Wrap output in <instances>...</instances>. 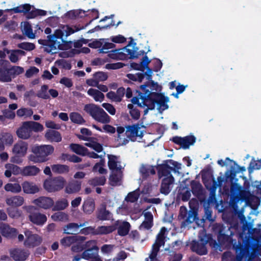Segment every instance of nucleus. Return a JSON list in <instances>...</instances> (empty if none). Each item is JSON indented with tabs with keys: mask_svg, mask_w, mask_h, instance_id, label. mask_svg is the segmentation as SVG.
Masks as SVG:
<instances>
[{
	"mask_svg": "<svg viewBox=\"0 0 261 261\" xmlns=\"http://www.w3.org/2000/svg\"><path fill=\"white\" fill-rule=\"evenodd\" d=\"M25 53L21 50H9V58L14 63H16L20 58L24 56Z\"/></svg>",
	"mask_w": 261,
	"mask_h": 261,
	"instance_id": "41",
	"label": "nucleus"
},
{
	"mask_svg": "<svg viewBox=\"0 0 261 261\" xmlns=\"http://www.w3.org/2000/svg\"><path fill=\"white\" fill-rule=\"evenodd\" d=\"M51 218L54 221L67 222L69 220V216L65 213L59 212L54 214Z\"/></svg>",
	"mask_w": 261,
	"mask_h": 261,
	"instance_id": "50",
	"label": "nucleus"
},
{
	"mask_svg": "<svg viewBox=\"0 0 261 261\" xmlns=\"http://www.w3.org/2000/svg\"><path fill=\"white\" fill-rule=\"evenodd\" d=\"M45 137L50 142H59L62 140L60 134L58 132L54 130H47L45 133Z\"/></svg>",
	"mask_w": 261,
	"mask_h": 261,
	"instance_id": "37",
	"label": "nucleus"
},
{
	"mask_svg": "<svg viewBox=\"0 0 261 261\" xmlns=\"http://www.w3.org/2000/svg\"><path fill=\"white\" fill-rule=\"evenodd\" d=\"M28 148V144L27 142L19 141L14 145L12 152L16 155L22 157L26 154Z\"/></svg>",
	"mask_w": 261,
	"mask_h": 261,
	"instance_id": "25",
	"label": "nucleus"
},
{
	"mask_svg": "<svg viewBox=\"0 0 261 261\" xmlns=\"http://www.w3.org/2000/svg\"><path fill=\"white\" fill-rule=\"evenodd\" d=\"M23 208L29 214V220L34 224L42 226L46 222V215L39 212H34L33 211L36 209L34 206H24Z\"/></svg>",
	"mask_w": 261,
	"mask_h": 261,
	"instance_id": "12",
	"label": "nucleus"
},
{
	"mask_svg": "<svg viewBox=\"0 0 261 261\" xmlns=\"http://www.w3.org/2000/svg\"><path fill=\"white\" fill-rule=\"evenodd\" d=\"M5 168L11 169L12 174L14 175H18L19 174L22 175V168H21L16 165L8 163L5 165Z\"/></svg>",
	"mask_w": 261,
	"mask_h": 261,
	"instance_id": "61",
	"label": "nucleus"
},
{
	"mask_svg": "<svg viewBox=\"0 0 261 261\" xmlns=\"http://www.w3.org/2000/svg\"><path fill=\"white\" fill-rule=\"evenodd\" d=\"M106 181V179L104 176L100 177H95L89 180L88 182L90 185L96 186L104 185Z\"/></svg>",
	"mask_w": 261,
	"mask_h": 261,
	"instance_id": "59",
	"label": "nucleus"
},
{
	"mask_svg": "<svg viewBox=\"0 0 261 261\" xmlns=\"http://www.w3.org/2000/svg\"><path fill=\"white\" fill-rule=\"evenodd\" d=\"M178 218L181 222V227H186L190 224L193 222L197 218V214L193 211L189 212L185 206H181Z\"/></svg>",
	"mask_w": 261,
	"mask_h": 261,
	"instance_id": "15",
	"label": "nucleus"
},
{
	"mask_svg": "<svg viewBox=\"0 0 261 261\" xmlns=\"http://www.w3.org/2000/svg\"><path fill=\"white\" fill-rule=\"evenodd\" d=\"M0 143L6 145H11L14 142L12 135L7 132H2L0 134Z\"/></svg>",
	"mask_w": 261,
	"mask_h": 261,
	"instance_id": "38",
	"label": "nucleus"
},
{
	"mask_svg": "<svg viewBox=\"0 0 261 261\" xmlns=\"http://www.w3.org/2000/svg\"><path fill=\"white\" fill-rule=\"evenodd\" d=\"M4 189L7 192L12 193H19L21 191V186L18 182L7 183L5 185Z\"/></svg>",
	"mask_w": 261,
	"mask_h": 261,
	"instance_id": "42",
	"label": "nucleus"
},
{
	"mask_svg": "<svg viewBox=\"0 0 261 261\" xmlns=\"http://www.w3.org/2000/svg\"><path fill=\"white\" fill-rule=\"evenodd\" d=\"M90 12V10L85 12L82 10H71L66 13V16L70 19H74L79 17H83L87 15L86 13Z\"/></svg>",
	"mask_w": 261,
	"mask_h": 261,
	"instance_id": "39",
	"label": "nucleus"
},
{
	"mask_svg": "<svg viewBox=\"0 0 261 261\" xmlns=\"http://www.w3.org/2000/svg\"><path fill=\"white\" fill-rule=\"evenodd\" d=\"M173 141L180 145L184 149H188L189 146L194 144L196 138L193 136H188L185 137H175L173 138Z\"/></svg>",
	"mask_w": 261,
	"mask_h": 261,
	"instance_id": "22",
	"label": "nucleus"
},
{
	"mask_svg": "<svg viewBox=\"0 0 261 261\" xmlns=\"http://www.w3.org/2000/svg\"><path fill=\"white\" fill-rule=\"evenodd\" d=\"M40 172V169L35 165L26 166L22 168V175L24 176H35Z\"/></svg>",
	"mask_w": 261,
	"mask_h": 261,
	"instance_id": "34",
	"label": "nucleus"
},
{
	"mask_svg": "<svg viewBox=\"0 0 261 261\" xmlns=\"http://www.w3.org/2000/svg\"><path fill=\"white\" fill-rule=\"evenodd\" d=\"M81 189V182L77 180H72L66 186L65 192L67 194H73L80 191Z\"/></svg>",
	"mask_w": 261,
	"mask_h": 261,
	"instance_id": "29",
	"label": "nucleus"
},
{
	"mask_svg": "<svg viewBox=\"0 0 261 261\" xmlns=\"http://www.w3.org/2000/svg\"><path fill=\"white\" fill-rule=\"evenodd\" d=\"M18 47L22 49L30 51L35 48V45L29 42H22L18 45Z\"/></svg>",
	"mask_w": 261,
	"mask_h": 261,
	"instance_id": "64",
	"label": "nucleus"
},
{
	"mask_svg": "<svg viewBox=\"0 0 261 261\" xmlns=\"http://www.w3.org/2000/svg\"><path fill=\"white\" fill-rule=\"evenodd\" d=\"M51 168L56 174H65L69 171V167L65 165L54 164L51 166Z\"/></svg>",
	"mask_w": 261,
	"mask_h": 261,
	"instance_id": "43",
	"label": "nucleus"
},
{
	"mask_svg": "<svg viewBox=\"0 0 261 261\" xmlns=\"http://www.w3.org/2000/svg\"><path fill=\"white\" fill-rule=\"evenodd\" d=\"M7 212L9 216L13 219H18L22 215V211L15 207L7 208Z\"/></svg>",
	"mask_w": 261,
	"mask_h": 261,
	"instance_id": "48",
	"label": "nucleus"
},
{
	"mask_svg": "<svg viewBox=\"0 0 261 261\" xmlns=\"http://www.w3.org/2000/svg\"><path fill=\"white\" fill-rule=\"evenodd\" d=\"M10 254L14 261H25L30 253L28 250L17 248L10 250Z\"/></svg>",
	"mask_w": 261,
	"mask_h": 261,
	"instance_id": "20",
	"label": "nucleus"
},
{
	"mask_svg": "<svg viewBox=\"0 0 261 261\" xmlns=\"http://www.w3.org/2000/svg\"><path fill=\"white\" fill-rule=\"evenodd\" d=\"M252 239L255 243L251 246L250 239L246 240V260L251 261L255 257L258 248V242L261 240V228H254L252 230Z\"/></svg>",
	"mask_w": 261,
	"mask_h": 261,
	"instance_id": "7",
	"label": "nucleus"
},
{
	"mask_svg": "<svg viewBox=\"0 0 261 261\" xmlns=\"http://www.w3.org/2000/svg\"><path fill=\"white\" fill-rule=\"evenodd\" d=\"M16 114L19 117L27 118L32 116L33 112L31 109L22 108L18 109L16 112Z\"/></svg>",
	"mask_w": 261,
	"mask_h": 261,
	"instance_id": "55",
	"label": "nucleus"
},
{
	"mask_svg": "<svg viewBox=\"0 0 261 261\" xmlns=\"http://www.w3.org/2000/svg\"><path fill=\"white\" fill-rule=\"evenodd\" d=\"M48 86L47 85H43L41 87L40 90L37 93V96L43 99H48L49 98V95L48 93Z\"/></svg>",
	"mask_w": 261,
	"mask_h": 261,
	"instance_id": "62",
	"label": "nucleus"
},
{
	"mask_svg": "<svg viewBox=\"0 0 261 261\" xmlns=\"http://www.w3.org/2000/svg\"><path fill=\"white\" fill-rule=\"evenodd\" d=\"M92 246L91 249H87L83 252L82 255V258L89 259L90 258L96 257L97 254L98 248L96 246L95 241H90L86 243V248Z\"/></svg>",
	"mask_w": 261,
	"mask_h": 261,
	"instance_id": "23",
	"label": "nucleus"
},
{
	"mask_svg": "<svg viewBox=\"0 0 261 261\" xmlns=\"http://www.w3.org/2000/svg\"><path fill=\"white\" fill-rule=\"evenodd\" d=\"M87 94L91 96L95 101L102 102L105 98L104 94L98 89L90 88Z\"/></svg>",
	"mask_w": 261,
	"mask_h": 261,
	"instance_id": "36",
	"label": "nucleus"
},
{
	"mask_svg": "<svg viewBox=\"0 0 261 261\" xmlns=\"http://www.w3.org/2000/svg\"><path fill=\"white\" fill-rule=\"evenodd\" d=\"M116 229V227L111 226H101L95 229V234H106L112 232Z\"/></svg>",
	"mask_w": 261,
	"mask_h": 261,
	"instance_id": "47",
	"label": "nucleus"
},
{
	"mask_svg": "<svg viewBox=\"0 0 261 261\" xmlns=\"http://www.w3.org/2000/svg\"><path fill=\"white\" fill-rule=\"evenodd\" d=\"M21 28L23 33L30 39H34L38 33L42 32L38 25H36L35 33H33L30 24L28 22H21Z\"/></svg>",
	"mask_w": 261,
	"mask_h": 261,
	"instance_id": "24",
	"label": "nucleus"
},
{
	"mask_svg": "<svg viewBox=\"0 0 261 261\" xmlns=\"http://www.w3.org/2000/svg\"><path fill=\"white\" fill-rule=\"evenodd\" d=\"M24 201L23 197L19 195L12 196L6 199V203L8 205L15 207L21 206Z\"/></svg>",
	"mask_w": 261,
	"mask_h": 261,
	"instance_id": "31",
	"label": "nucleus"
},
{
	"mask_svg": "<svg viewBox=\"0 0 261 261\" xmlns=\"http://www.w3.org/2000/svg\"><path fill=\"white\" fill-rule=\"evenodd\" d=\"M201 231L199 234L200 243L196 241H193L191 244V249L193 251L200 255H202L206 254L207 252L205 245L210 241L211 237L208 235L206 234L203 228L201 229Z\"/></svg>",
	"mask_w": 261,
	"mask_h": 261,
	"instance_id": "10",
	"label": "nucleus"
},
{
	"mask_svg": "<svg viewBox=\"0 0 261 261\" xmlns=\"http://www.w3.org/2000/svg\"><path fill=\"white\" fill-rule=\"evenodd\" d=\"M108 166L110 170L113 172L121 171L123 166L121 165L118 157L113 155H108Z\"/></svg>",
	"mask_w": 261,
	"mask_h": 261,
	"instance_id": "27",
	"label": "nucleus"
},
{
	"mask_svg": "<svg viewBox=\"0 0 261 261\" xmlns=\"http://www.w3.org/2000/svg\"><path fill=\"white\" fill-rule=\"evenodd\" d=\"M115 226L118 229V233L120 236H124L128 233L130 225L126 221H117Z\"/></svg>",
	"mask_w": 261,
	"mask_h": 261,
	"instance_id": "33",
	"label": "nucleus"
},
{
	"mask_svg": "<svg viewBox=\"0 0 261 261\" xmlns=\"http://www.w3.org/2000/svg\"><path fill=\"white\" fill-rule=\"evenodd\" d=\"M68 201L65 198L59 199L54 203L53 206V211H62L65 210L68 206Z\"/></svg>",
	"mask_w": 261,
	"mask_h": 261,
	"instance_id": "44",
	"label": "nucleus"
},
{
	"mask_svg": "<svg viewBox=\"0 0 261 261\" xmlns=\"http://www.w3.org/2000/svg\"><path fill=\"white\" fill-rule=\"evenodd\" d=\"M76 236H66L60 240L61 245L63 248H68L72 246L74 241L76 240Z\"/></svg>",
	"mask_w": 261,
	"mask_h": 261,
	"instance_id": "46",
	"label": "nucleus"
},
{
	"mask_svg": "<svg viewBox=\"0 0 261 261\" xmlns=\"http://www.w3.org/2000/svg\"><path fill=\"white\" fill-rule=\"evenodd\" d=\"M260 168H261V164L259 162H258L257 161H255V160H252L250 162L249 166L248 168V170L249 174L252 173V172L254 170H258V169H260Z\"/></svg>",
	"mask_w": 261,
	"mask_h": 261,
	"instance_id": "63",
	"label": "nucleus"
},
{
	"mask_svg": "<svg viewBox=\"0 0 261 261\" xmlns=\"http://www.w3.org/2000/svg\"><path fill=\"white\" fill-rule=\"evenodd\" d=\"M102 41L101 49H99V53H107L108 52L109 49L115 48V45L112 42H109L108 39L102 38Z\"/></svg>",
	"mask_w": 261,
	"mask_h": 261,
	"instance_id": "52",
	"label": "nucleus"
},
{
	"mask_svg": "<svg viewBox=\"0 0 261 261\" xmlns=\"http://www.w3.org/2000/svg\"><path fill=\"white\" fill-rule=\"evenodd\" d=\"M85 145L86 146H88L94 150L97 153H102V154H98L97 153L94 152H89L87 150V153H86V155H88L89 158L93 159H101L102 156L105 155V153L103 152L102 146L100 143L95 141H90L89 142L86 143Z\"/></svg>",
	"mask_w": 261,
	"mask_h": 261,
	"instance_id": "19",
	"label": "nucleus"
},
{
	"mask_svg": "<svg viewBox=\"0 0 261 261\" xmlns=\"http://www.w3.org/2000/svg\"><path fill=\"white\" fill-rule=\"evenodd\" d=\"M159 176L160 177H164L161 185V192L167 195L171 190L174 181L173 177L170 174L169 167H161L159 170Z\"/></svg>",
	"mask_w": 261,
	"mask_h": 261,
	"instance_id": "8",
	"label": "nucleus"
},
{
	"mask_svg": "<svg viewBox=\"0 0 261 261\" xmlns=\"http://www.w3.org/2000/svg\"><path fill=\"white\" fill-rule=\"evenodd\" d=\"M54 151V147L50 145L34 146L32 148V152L36 155H39L41 161L43 162L47 160V156L51 154Z\"/></svg>",
	"mask_w": 261,
	"mask_h": 261,
	"instance_id": "17",
	"label": "nucleus"
},
{
	"mask_svg": "<svg viewBox=\"0 0 261 261\" xmlns=\"http://www.w3.org/2000/svg\"><path fill=\"white\" fill-rule=\"evenodd\" d=\"M44 129L43 126L40 123L35 121H25L16 131L18 138L27 140L32 135V132H42Z\"/></svg>",
	"mask_w": 261,
	"mask_h": 261,
	"instance_id": "5",
	"label": "nucleus"
},
{
	"mask_svg": "<svg viewBox=\"0 0 261 261\" xmlns=\"http://www.w3.org/2000/svg\"><path fill=\"white\" fill-rule=\"evenodd\" d=\"M23 191L26 194H35L39 191V188L34 182L25 181L21 185Z\"/></svg>",
	"mask_w": 261,
	"mask_h": 261,
	"instance_id": "32",
	"label": "nucleus"
},
{
	"mask_svg": "<svg viewBox=\"0 0 261 261\" xmlns=\"http://www.w3.org/2000/svg\"><path fill=\"white\" fill-rule=\"evenodd\" d=\"M2 66L0 68V81L8 82L11 81L12 75L19 74L22 72V68L20 66Z\"/></svg>",
	"mask_w": 261,
	"mask_h": 261,
	"instance_id": "14",
	"label": "nucleus"
},
{
	"mask_svg": "<svg viewBox=\"0 0 261 261\" xmlns=\"http://www.w3.org/2000/svg\"><path fill=\"white\" fill-rule=\"evenodd\" d=\"M144 129V126L139 124L128 126L126 127V136L132 141H140L145 132Z\"/></svg>",
	"mask_w": 261,
	"mask_h": 261,
	"instance_id": "13",
	"label": "nucleus"
},
{
	"mask_svg": "<svg viewBox=\"0 0 261 261\" xmlns=\"http://www.w3.org/2000/svg\"><path fill=\"white\" fill-rule=\"evenodd\" d=\"M122 173L121 171L113 172L109 178V184L112 186H119L122 182Z\"/></svg>",
	"mask_w": 261,
	"mask_h": 261,
	"instance_id": "35",
	"label": "nucleus"
},
{
	"mask_svg": "<svg viewBox=\"0 0 261 261\" xmlns=\"http://www.w3.org/2000/svg\"><path fill=\"white\" fill-rule=\"evenodd\" d=\"M105 161L103 159H101L100 162L96 163L93 168V171L94 172H98L100 174H103L107 173V170L104 168Z\"/></svg>",
	"mask_w": 261,
	"mask_h": 261,
	"instance_id": "57",
	"label": "nucleus"
},
{
	"mask_svg": "<svg viewBox=\"0 0 261 261\" xmlns=\"http://www.w3.org/2000/svg\"><path fill=\"white\" fill-rule=\"evenodd\" d=\"M138 70H141L142 72L137 73L136 74H127V76L130 80L134 81L141 82L145 76L150 79L152 73V70L149 69V66H138Z\"/></svg>",
	"mask_w": 261,
	"mask_h": 261,
	"instance_id": "18",
	"label": "nucleus"
},
{
	"mask_svg": "<svg viewBox=\"0 0 261 261\" xmlns=\"http://www.w3.org/2000/svg\"><path fill=\"white\" fill-rule=\"evenodd\" d=\"M167 233V229L165 227H162L156 236L155 243L152 246V250L149 256L150 261H159L156 258V255L160 247L164 245Z\"/></svg>",
	"mask_w": 261,
	"mask_h": 261,
	"instance_id": "11",
	"label": "nucleus"
},
{
	"mask_svg": "<svg viewBox=\"0 0 261 261\" xmlns=\"http://www.w3.org/2000/svg\"><path fill=\"white\" fill-rule=\"evenodd\" d=\"M123 55H124L125 60L129 59H134L138 58L142 54L143 57L141 59L140 65H148L149 63L156 64V65H162L161 61L157 59L151 61L148 57L146 55H144V51L141 53L138 52V48L135 44H129L125 47L121 48Z\"/></svg>",
	"mask_w": 261,
	"mask_h": 261,
	"instance_id": "3",
	"label": "nucleus"
},
{
	"mask_svg": "<svg viewBox=\"0 0 261 261\" xmlns=\"http://www.w3.org/2000/svg\"><path fill=\"white\" fill-rule=\"evenodd\" d=\"M146 85H141L140 89L142 93H140L138 96L134 97L131 100L132 102L140 107H147V109L144 111L145 114L147 113L148 109H154L155 106L160 113L168 109L169 107L167 103L169 98L163 94L146 90Z\"/></svg>",
	"mask_w": 261,
	"mask_h": 261,
	"instance_id": "1",
	"label": "nucleus"
},
{
	"mask_svg": "<svg viewBox=\"0 0 261 261\" xmlns=\"http://www.w3.org/2000/svg\"><path fill=\"white\" fill-rule=\"evenodd\" d=\"M139 195L140 194L139 190H136L133 192L129 193L125 200L126 201L134 202L138 200Z\"/></svg>",
	"mask_w": 261,
	"mask_h": 261,
	"instance_id": "60",
	"label": "nucleus"
},
{
	"mask_svg": "<svg viewBox=\"0 0 261 261\" xmlns=\"http://www.w3.org/2000/svg\"><path fill=\"white\" fill-rule=\"evenodd\" d=\"M250 186L249 184H246V206L249 205L250 206H252V204L250 202V199L253 201L255 203L253 204V206H256L258 202V198L254 196H251L250 198L248 196V194L250 192Z\"/></svg>",
	"mask_w": 261,
	"mask_h": 261,
	"instance_id": "49",
	"label": "nucleus"
},
{
	"mask_svg": "<svg viewBox=\"0 0 261 261\" xmlns=\"http://www.w3.org/2000/svg\"><path fill=\"white\" fill-rule=\"evenodd\" d=\"M84 110L95 120L101 123H108L111 121L110 117L100 107L94 104H87L84 106Z\"/></svg>",
	"mask_w": 261,
	"mask_h": 261,
	"instance_id": "6",
	"label": "nucleus"
},
{
	"mask_svg": "<svg viewBox=\"0 0 261 261\" xmlns=\"http://www.w3.org/2000/svg\"><path fill=\"white\" fill-rule=\"evenodd\" d=\"M83 211L86 214L92 213L95 209L94 201L92 198H87L83 205Z\"/></svg>",
	"mask_w": 261,
	"mask_h": 261,
	"instance_id": "40",
	"label": "nucleus"
},
{
	"mask_svg": "<svg viewBox=\"0 0 261 261\" xmlns=\"http://www.w3.org/2000/svg\"><path fill=\"white\" fill-rule=\"evenodd\" d=\"M31 10V6L29 4L22 5L12 9H7L6 11H13L15 13L27 12Z\"/></svg>",
	"mask_w": 261,
	"mask_h": 261,
	"instance_id": "58",
	"label": "nucleus"
},
{
	"mask_svg": "<svg viewBox=\"0 0 261 261\" xmlns=\"http://www.w3.org/2000/svg\"><path fill=\"white\" fill-rule=\"evenodd\" d=\"M70 148L73 152L81 155L85 156L87 153V149L77 144H70Z\"/></svg>",
	"mask_w": 261,
	"mask_h": 261,
	"instance_id": "45",
	"label": "nucleus"
},
{
	"mask_svg": "<svg viewBox=\"0 0 261 261\" xmlns=\"http://www.w3.org/2000/svg\"><path fill=\"white\" fill-rule=\"evenodd\" d=\"M87 222L78 224L75 223H70L64 226L63 232L66 234H75L78 232L79 228L87 225Z\"/></svg>",
	"mask_w": 261,
	"mask_h": 261,
	"instance_id": "30",
	"label": "nucleus"
},
{
	"mask_svg": "<svg viewBox=\"0 0 261 261\" xmlns=\"http://www.w3.org/2000/svg\"><path fill=\"white\" fill-rule=\"evenodd\" d=\"M76 238L71 247V250L74 252H80L86 248V238L84 236H76Z\"/></svg>",
	"mask_w": 261,
	"mask_h": 261,
	"instance_id": "26",
	"label": "nucleus"
},
{
	"mask_svg": "<svg viewBox=\"0 0 261 261\" xmlns=\"http://www.w3.org/2000/svg\"><path fill=\"white\" fill-rule=\"evenodd\" d=\"M33 203L39 208L47 210L53 206L54 201L50 197L41 196L34 199Z\"/></svg>",
	"mask_w": 261,
	"mask_h": 261,
	"instance_id": "21",
	"label": "nucleus"
},
{
	"mask_svg": "<svg viewBox=\"0 0 261 261\" xmlns=\"http://www.w3.org/2000/svg\"><path fill=\"white\" fill-rule=\"evenodd\" d=\"M25 239L23 245L27 248H32L41 244L42 241L41 237L37 234L33 233L29 229L24 231Z\"/></svg>",
	"mask_w": 261,
	"mask_h": 261,
	"instance_id": "16",
	"label": "nucleus"
},
{
	"mask_svg": "<svg viewBox=\"0 0 261 261\" xmlns=\"http://www.w3.org/2000/svg\"><path fill=\"white\" fill-rule=\"evenodd\" d=\"M70 119L72 122L79 124H82L85 122L81 115L76 112L70 113Z\"/></svg>",
	"mask_w": 261,
	"mask_h": 261,
	"instance_id": "54",
	"label": "nucleus"
},
{
	"mask_svg": "<svg viewBox=\"0 0 261 261\" xmlns=\"http://www.w3.org/2000/svg\"><path fill=\"white\" fill-rule=\"evenodd\" d=\"M0 231L4 237L9 238H13L17 234V230L16 228L6 224H0Z\"/></svg>",
	"mask_w": 261,
	"mask_h": 261,
	"instance_id": "28",
	"label": "nucleus"
},
{
	"mask_svg": "<svg viewBox=\"0 0 261 261\" xmlns=\"http://www.w3.org/2000/svg\"><path fill=\"white\" fill-rule=\"evenodd\" d=\"M109 58L114 60H125L124 55H123L122 49L113 50L108 54Z\"/></svg>",
	"mask_w": 261,
	"mask_h": 261,
	"instance_id": "51",
	"label": "nucleus"
},
{
	"mask_svg": "<svg viewBox=\"0 0 261 261\" xmlns=\"http://www.w3.org/2000/svg\"><path fill=\"white\" fill-rule=\"evenodd\" d=\"M140 172L143 177H146L150 174H154L155 171L152 166L142 165L140 169Z\"/></svg>",
	"mask_w": 261,
	"mask_h": 261,
	"instance_id": "53",
	"label": "nucleus"
},
{
	"mask_svg": "<svg viewBox=\"0 0 261 261\" xmlns=\"http://www.w3.org/2000/svg\"><path fill=\"white\" fill-rule=\"evenodd\" d=\"M79 29L73 28L67 25L61 26L56 30L54 34L47 36L48 40H39L38 42L44 45L43 50L47 53L55 54L59 49H64V43H66L64 37L77 32Z\"/></svg>",
	"mask_w": 261,
	"mask_h": 261,
	"instance_id": "2",
	"label": "nucleus"
},
{
	"mask_svg": "<svg viewBox=\"0 0 261 261\" xmlns=\"http://www.w3.org/2000/svg\"><path fill=\"white\" fill-rule=\"evenodd\" d=\"M233 248L235 250L237 256L236 257L230 252H226L223 253L222 257V261H242L245 256V240L243 237V233H240L238 238V241L237 243H233L231 241Z\"/></svg>",
	"mask_w": 261,
	"mask_h": 261,
	"instance_id": "4",
	"label": "nucleus"
},
{
	"mask_svg": "<svg viewBox=\"0 0 261 261\" xmlns=\"http://www.w3.org/2000/svg\"><path fill=\"white\" fill-rule=\"evenodd\" d=\"M65 184L66 180L62 176L48 177L44 180L43 187L48 193H55L62 190Z\"/></svg>",
	"mask_w": 261,
	"mask_h": 261,
	"instance_id": "9",
	"label": "nucleus"
},
{
	"mask_svg": "<svg viewBox=\"0 0 261 261\" xmlns=\"http://www.w3.org/2000/svg\"><path fill=\"white\" fill-rule=\"evenodd\" d=\"M127 108L129 110V113L132 118L135 120L139 119L140 116L139 111L132 103L128 104Z\"/></svg>",
	"mask_w": 261,
	"mask_h": 261,
	"instance_id": "56",
	"label": "nucleus"
}]
</instances>
